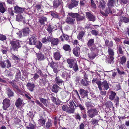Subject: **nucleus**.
<instances>
[{
    "instance_id": "1",
    "label": "nucleus",
    "mask_w": 129,
    "mask_h": 129,
    "mask_svg": "<svg viewBox=\"0 0 129 129\" xmlns=\"http://www.w3.org/2000/svg\"><path fill=\"white\" fill-rule=\"evenodd\" d=\"M50 66L53 68L54 72L57 73L58 71L63 69L61 63H54L52 62L50 64Z\"/></svg>"
},
{
    "instance_id": "2",
    "label": "nucleus",
    "mask_w": 129,
    "mask_h": 129,
    "mask_svg": "<svg viewBox=\"0 0 129 129\" xmlns=\"http://www.w3.org/2000/svg\"><path fill=\"white\" fill-rule=\"evenodd\" d=\"M99 49L98 48H91L90 49L91 52L89 54V58L91 59H94L96 56V54L99 51Z\"/></svg>"
},
{
    "instance_id": "3",
    "label": "nucleus",
    "mask_w": 129,
    "mask_h": 129,
    "mask_svg": "<svg viewBox=\"0 0 129 129\" xmlns=\"http://www.w3.org/2000/svg\"><path fill=\"white\" fill-rule=\"evenodd\" d=\"M20 43L18 40L12 41L10 42L11 47L14 50H15L20 47Z\"/></svg>"
},
{
    "instance_id": "4",
    "label": "nucleus",
    "mask_w": 129,
    "mask_h": 129,
    "mask_svg": "<svg viewBox=\"0 0 129 129\" xmlns=\"http://www.w3.org/2000/svg\"><path fill=\"white\" fill-rule=\"evenodd\" d=\"M98 113L96 110L95 108L89 109L87 111L88 115L91 118H93Z\"/></svg>"
},
{
    "instance_id": "5",
    "label": "nucleus",
    "mask_w": 129,
    "mask_h": 129,
    "mask_svg": "<svg viewBox=\"0 0 129 129\" xmlns=\"http://www.w3.org/2000/svg\"><path fill=\"white\" fill-rule=\"evenodd\" d=\"M10 100L7 99H5L3 100V108L4 110H6L10 105Z\"/></svg>"
},
{
    "instance_id": "6",
    "label": "nucleus",
    "mask_w": 129,
    "mask_h": 129,
    "mask_svg": "<svg viewBox=\"0 0 129 129\" xmlns=\"http://www.w3.org/2000/svg\"><path fill=\"white\" fill-rule=\"evenodd\" d=\"M73 101V100H70L69 101V109L70 110H69L67 111V112L69 113H73L74 111V105H75Z\"/></svg>"
},
{
    "instance_id": "7",
    "label": "nucleus",
    "mask_w": 129,
    "mask_h": 129,
    "mask_svg": "<svg viewBox=\"0 0 129 129\" xmlns=\"http://www.w3.org/2000/svg\"><path fill=\"white\" fill-rule=\"evenodd\" d=\"M67 62L70 68L73 67V65L77 63V61L76 59L74 58H69L67 60Z\"/></svg>"
},
{
    "instance_id": "8",
    "label": "nucleus",
    "mask_w": 129,
    "mask_h": 129,
    "mask_svg": "<svg viewBox=\"0 0 129 129\" xmlns=\"http://www.w3.org/2000/svg\"><path fill=\"white\" fill-rule=\"evenodd\" d=\"M86 16L89 20L94 21L95 20V17L89 12L86 13Z\"/></svg>"
},
{
    "instance_id": "9",
    "label": "nucleus",
    "mask_w": 129,
    "mask_h": 129,
    "mask_svg": "<svg viewBox=\"0 0 129 129\" xmlns=\"http://www.w3.org/2000/svg\"><path fill=\"white\" fill-rule=\"evenodd\" d=\"M55 52L54 55V58L56 60H59L60 59L61 56L59 51L55 49Z\"/></svg>"
},
{
    "instance_id": "10",
    "label": "nucleus",
    "mask_w": 129,
    "mask_h": 129,
    "mask_svg": "<svg viewBox=\"0 0 129 129\" xmlns=\"http://www.w3.org/2000/svg\"><path fill=\"white\" fill-rule=\"evenodd\" d=\"M15 12L16 13H23L25 10V8H22L18 6L14 7Z\"/></svg>"
},
{
    "instance_id": "11",
    "label": "nucleus",
    "mask_w": 129,
    "mask_h": 129,
    "mask_svg": "<svg viewBox=\"0 0 129 129\" xmlns=\"http://www.w3.org/2000/svg\"><path fill=\"white\" fill-rule=\"evenodd\" d=\"M100 11L101 14L105 16H107L108 15L109 13H112V11L110 8V7H108V8H107L105 10V13L104 12H102L101 10H100Z\"/></svg>"
},
{
    "instance_id": "12",
    "label": "nucleus",
    "mask_w": 129,
    "mask_h": 129,
    "mask_svg": "<svg viewBox=\"0 0 129 129\" xmlns=\"http://www.w3.org/2000/svg\"><path fill=\"white\" fill-rule=\"evenodd\" d=\"M80 48L79 46L74 47L73 50V54L76 56H78L79 54Z\"/></svg>"
},
{
    "instance_id": "13",
    "label": "nucleus",
    "mask_w": 129,
    "mask_h": 129,
    "mask_svg": "<svg viewBox=\"0 0 129 129\" xmlns=\"http://www.w3.org/2000/svg\"><path fill=\"white\" fill-rule=\"evenodd\" d=\"M53 2V7L57 8L60 5L61 1V0H54Z\"/></svg>"
},
{
    "instance_id": "14",
    "label": "nucleus",
    "mask_w": 129,
    "mask_h": 129,
    "mask_svg": "<svg viewBox=\"0 0 129 129\" xmlns=\"http://www.w3.org/2000/svg\"><path fill=\"white\" fill-rule=\"evenodd\" d=\"M94 44V40L93 39H90L88 41L87 43L88 46L91 49L92 48H96L95 46H92Z\"/></svg>"
},
{
    "instance_id": "15",
    "label": "nucleus",
    "mask_w": 129,
    "mask_h": 129,
    "mask_svg": "<svg viewBox=\"0 0 129 129\" xmlns=\"http://www.w3.org/2000/svg\"><path fill=\"white\" fill-rule=\"evenodd\" d=\"M92 82L93 83H96L98 86V88L99 89L101 90V86L102 85L100 81L98 80L97 79H93L92 81Z\"/></svg>"
},
{
    "instance_id": "16",
    "label": "nucleus",
    "mask_w": 129,
    "mask_h": 129,
    "mask_svg": "<svg viewBox=\"0 0 129 129\" xmlns=\"http://www.w3.org/2000/svg\"><path fill=\"white\" fill-rule=\"evenodd\" d=\"M26 86L30 91L31 92L33 91L35 87V86L34 84L28 83L27 84Z\"/></svg>"
},
{
    "instance_id": "17",
    "label": "nucleus",
    "mask_w": 129,
    "mask_h": 129,
    "mask_svg": "<svg viewBox=\"0 0 129 129\" xmlns=\"http://www.w3.org/2000/svg\"><path fill=\"white\" fill-rule=\"evenodd\" d=\"M60 38L62 41H63L64 40H65L68 42L70 41L69 39V37L68 35L64 34L61 36Z\"/></svg>"
},
{
    "instance_id": "18",
    "label": "nucleus",
    "mask_w": 129,
    "mask_h": 129,
    "mask_svg": "<svg viewBox=\"0 0 129 129\" xmlns=\"http://www.w3.org/2000/svg\"><path fill=\"white\" fill-rule=\"evenodd\" d=\"M36 40L35 37L32 36L29 39V44L30 45H36Z\"/></svg>"
},
{
    "instance_id": "19",
    "label": "nucleus",
    "mask_w": 129,
    "mask_h": 129,
    "mask_svg": "<svg viewBox=\"0 0 129 129\" xmlns=\"http://www.w3.org/2000/svg\"><path fill=\"white\" fill-rule=\"evenodd\" d=\"M106 6V3L104 1H103V2H100L99 3L98 7L99 8L103 10L105 8Z\"/></svg>"
},
{
    "instance_id": "20",
    "label": "nucleus",
    "mask_w": 129,
    "mask_h": 129,
    "mask_svg": "<svg viewBox=\"0 0 129 129\" xmlns=\"http://www.w3.org/2000/svg\"><path fill=\"white\" fill-rule=\"evenodd\" d=\"M47 18L45 17L42 16L41 17L39 20V22L42 25H44V22H46Z\"/></svg>"
},
{
    "instance_id": "21",
    "label": "nucleus",
    "mask_w": 129,
    "mask_h": 129,
    "mask_svg": "<svg viewBox=\"0 0 129 129\" xmlns=\"http://www.w3.org/2000/svg\"><path fill=\"white\" fill-rule=\"evenodd\" d=\"M52 39V38L50 36L43 38L42 39V41L43 43H46L48 42H50Z\"/></svg>"
},
{
    "instance_id": "22",
    "label": "nucleus",
    "mask_w": 129,
    "mask_h": 129,
    "mask_svg": "<svg viewBox=\"0 0 129 129\" xmlns=\"http://www.w3.org/2000/svg\"><path fill=\"white\" fill-rule=\"evenodd\" d=\"M59 40L57 38H52L51 41V44L53 45H57L58 44Z\"/></svg>"
},
{
    "instance_id": "23",
    "label": "nucleus",
    "mask_w": 129,
    "mask_h": 129,
    "mask_svg": "<svg viewBox=\"0 0 129 129\" xmlns=\"http://www.w3.org/2000/svg\"><path fill=\"white\" fill-rule=\"evenodd\" d=\"M75 19L70 17H68L66 19V22L69 24H73L74 23Z\"/></svg>"
},
{
    "instance_id": "24",
    "label": "nucleus",
    "mask_w": 129,
    "mask_h": 129,
    "mask_svg": "<svg viewBox=\"0 0 129 129\" xmlns=\"http://www.w3.org/2000/svg\"><path fill=\"white\" fill-rule=\"evenodd\" d=\"M22 99L19 98L16 102L15 105L17 107H19L21 105L23 102Z\"/></svg>"
},
{
    "instance_id": "25",
    "label": "nucleus",
    "mask_w": 129,
    "mask_h": 129,
    "mask_svg": "<svg viewBox=\"0 0 129 129\" xmlns=\"http://www.w3.org/2000/svg\"><path fill=\"white\" fill-rule=\"evenodd\" d=\"M25 18L21 15L19 14L16 16V20L17 21L20 22L24 21Z\"/></svg>"
},
{
    "instance_id": "26",
    "label": "nucleus",
    "mask_w": 129,
    "mask_h": 129,
    "mask_svg": "<svg viewBox=\"0 0 129 129\" xmlns=\"http://www.w3.org/2000/svg\"><path fill=\"white\" fill-rule=\"evenodd\" d=\"M120 21L122 22L128 23L129 22V19L126 17L121 16L120 17Z\"/></svg>"
},
{
    "instance_id": "27",
    "label": "nucleus",
    "mask_w": 129,
    "mask_h": 129,
    "mask_svg": "<svg viewBox=\"0 0 129 129\" xmlns=\"http://www.w3.org/2000/svg\"><path fill=\"white\" fill-rule=\"evenodd\" d=\"M37 56L38 60L39 61L43 60L45 59L44 55L41 53H38Z\"/></svg>"
},
{
    "instance_id": "28",
    "label": "nucleus",
    "mask_w": 129,
    "mask_h": 129,
    "mask_svg": "<svg viewBox=\"0 0 129 129\" xmlns=\"http://www.w3.org/2000/svg\"><path fill=\"white\" fill-rule=\"evenodd\" d=\"M126 61V58L124 56H122L121 58L119 61V63L120 64L123 65L125 63Z\"/></svg>"
},
{
    "instance_id": "29",
    "label": "nucleus",
    "mask_w": 129,
    "mask_h": 129,
    "mask_svg": "<svg viewBox=\"0 0 129 129\" xmlns=\"http://www.w3.org/2000/svg\"><path fill=\"white\" fill-rule=\"evenodd\" d=\"M102 85L101 87L103 86L104 87V89L105 90H107L109 88V86L108 83L106 81H104L102 83H101Z\"/></svg>"
},
{
    "instance_id": "30",
    "label": "nucleus",
    "mask_w": 129,
    "mask_h": 129,
    "mask_svg": "<svg viewBox=\"0 0 129 129\" xmlns=\"http://www.w3.org/2000/svg\"><path fill=\"white\" fill-rule=\"evenodd\" d=\"M59 88V87L57 85H54L52 87V91L55 93H56L58 92Z\"/></svg>"
},
{
    "instance_id": "31",
    "label": "nucleus",
    "mask_w": 129,
    "mask_h": 129,
    "mask_svg": "<svg viewBox=\"0 0 129 129\" xmlns=\"http://www.w3.org/2000/svg\"><path fill=\"white\" fill-rule=\"evenodd\" d=\"M115 2L114 0H109L108 1L107 6L108 7L114 6Z\"/></svg>"
},
{
    "instance_id": "32",
    "label": "nucleus",
    "mask_w": 129,
    "mask_h": 129,
    "mask_svg": "<svg viewBox=\"0 0 129 129\" xmlns=\"http://www.w3.org/2000/svg\"><path fill=\"white\" fill-rule=\"evenodd\" d=\"M110 92L111 94L109 96V99L110 100H113L114 98L116 93L112 91H110Z\"/></svg>"
},
{
    "instance_id": "33",
    "label": "nucleus",
    "mask_w": 129,
    "mask_h": 129,
    "mask_svg": "<svg viewBox=\"0 0 129 129\" xmlns=\"http://www.w3.org/2000/svg\"><path fill=\"white\" fill-rule=\"evenodd\" d=\"M55 81L58 84H62L63 81L59 77H57L55 79Z\"/></svg>"
},
{
    "instance_id": "34",
    "label": "nucleus",
    "mask_w": 129,
    "mask_h": 129,
    "mask_svg": "<svg viewBox=\"0 0 129 129\" xmlns=\"http://www.w3.org/2000/svg\"><path fill=\"white\" fill-rule=\"evenodd\" d=\"M29 28H27L23 30V33L24 35L27 36L29 35Z\"/></svg>"
},
{
    "instance_id": "35",
    "label": "nucleus",
    "mask_w": 129,
    "mask_h": 129,
    "mask_svg": "<svg viewBox=\"0 0 129 129\" xmlns=\"http://www.w3.org/2000/svg\"><path fill=\"white\" fill-rule=\"evenodd\" d=\"M60 94L62 97L64 98L66 97L69 95V92L66 91H62L61 92Z\"/></svg>"
},
{
    "instance_id": "36",
    "label": "nucleus",
    "mask_w": 129,
    "mask_h": 129,
    "mask_svg": "<svg viewBox=\"0 0 129 129\" xmlns=\"http://www.w3.org/2000/svg\"><path fill=\"white\" fill-rule=\"evenodd\" d=\"M45 121L42 119H39L38 121V123L40 126L45 124Z\"/></svg>"
},
{
    "instance_id": "37",
    "label": "nucleus",
    "mask_w": 129,
    "mask_h": 129,
    "mask_svg": "<svg viewBox=\"0 0 129 129\" xmlns=\"http://www.w3.org/2000/svg\"><path fill=\"white\" fill-rule=\"evenodd\" d=\"M68 71H66L62 72L61 74V76L63 78H64L65 77H68L69 76V74L67 72Z\"/></svg>"
},
{
    "instance_id": "38",
    "label": "nucleus",
    "mask_w": 129,
    "mask_h": 129,
    "mask_svg": "<svg viewBox=\"0 0 129 129\" xmlns=\"http://www.w3.org/2000/svg\"><path fill=\"white\" fill-rule=\"evenodd\" d=\"M84 32L83 31L80 32L77 36V38L79 40L81 39L84 34Z\"/></svg>"
},
{
    "instance_id": "39",
    "label": "nucleus",
    "mask_w": 129,
    "mask_h": 129,
    "mask_svg": "<svg viewBox=\"0 0 129 129\" xmlns=\"http://www.w3.org/2000/svg\"><path fill=\"white\" fill-rule=\"evenodd\" d=\"M114 59V58L113 56L109 55L108 56V60L107 61V62L109 63H111Z\"/></svg>"
},
{
    "instance_id": "40",
    "label": "nucleus",
    "mask_w": 129,
    "mask_h": 129,
    "mask_svg": "<svg viewBox=\"0 0 129 129\" xmlns=\"http://www.w3.org/2000/svg\"><path fill=\"white\" fill-rule=\"evenodd\" d=\"M85 105L86 107L87 108V109L90 108H92L93 107L91 103L90 102H86L85 103Z\"/></svg>"
},
{
    "instance_id": "41",
    "label": "nucleus",
    "mask_w": 129,
    "mask_h": 129,
    "mask_svg": "<svg viewBox=\"0 0 129 129\" xmlns=\"http://www.w3.org/2000/svg\"><path fill=\"white\" fill-rule=\"evenodd\" d=\"M5 9L4 7L3 6L2 3H0V12L2 13H3L5 11Z\"/></svg>"
},
{
    "instance_id": "42",
    "label": "nucleus",
    "mask_w": 129,
    "mask_h": 129,
    "mask_svg": "<svg viewBox=\"0 0 129 129\" xmlns=\"http://www.w3.org/2000/svg\"><path fill=\"white\" fill-rule=\"evenodd\" d=\"M76 18L77 20L78 21L82 20L84 19V17L83 16H81L78 14H77Z\"/></svg>"
},
{
    "instance_id": "43",
    "label": "nucleus",
    "mask_w": 129,
    "mask_h": 129,
    "mask_svg": "<svg viewBox=\"0 0 129 129\" xmlns=\"http://www.w3.org/2000/svg\"><path fill=\"white\" fill-rule=\"evenodd\" d=\"M71 68H73V70L75 71L76 72L79 69L77 63L74 64L73 65V67Z\"/></svg>"
},
{
    "instance_id": "44",
    "label": "nucleus",
    "mask_w": 129,
    "mask_h": 129,
    "mask_svg": "<svg viewBox=\"0 0 129 129\" xmlns=\"http://www.w3.org/2000/svg\"><path fill=\"white\" fill-rule=\"evenodd\" d=\"M36 47L38 48L39 49H41L42 47V44L41 42L40 41L37 42V44H36Z\"/></svg>"
},
{
    "instance_id": "45",
    "label": "nucleus",
    "mask_w": 129,
    "mask_h": 129,
    "mask_svg": "<svg viewBox=\"0 0 129 129\" xmlns=\"http://www.w3.org/2000/svg\"><path fill=\"white\" fill-rule=\"evenodd\" d=\"M40 101L44 105L46 106L47 105V101L45 99L43 98H41L40 99Z\"/></svg>"
},
{
    "instance_id": "46",
    "label": "nucleus",
    "mask_w": 129,
    "mask_h": 129,
    "mask_svg": "<svg viewBox=\"0 0 129 129\" xmlns=\"http://www.w3.org/2000/svg\"><path fill=\"white\" fill-rule=\"evenodd\" d=\"M8 94V96H12L13 95V92L9 89H8L7 90Z\"/></svg>"
},
{
    "instance_id": "47",
    "label": "nucleus",
    "mask_w": 129,
    "mask_h": 129,
    "mask_svg": "<svg viewBox=\"0 0 129 129\" xmlns=\"http://www.w3.org/2000/svg\"><path fill=\"white\" fill-rule=\"evenodd\" d=\"M108 51L109 54V55H110L113 56L114 54V52L113 50L110 48H109L108 49Z\"/></svg>"
},
{
    "instance_id": "48",
    "label": "nucleus",
    "mask_w": 129,
    "mask_h": 129,
    "mask_svg": "<svg viewBox=\"0 0 129 129\" xmlns=\"http://www.w3.org/2000/svg\"><path fill=\"white\" fill-rule=\"evenodd\" d=\"M77 13H73L72 12L69 13H68V15L74 18L76 17V16H77Z\"/></svg>"
},
{
    "instance_id": "49",
    "label": "nucleus",
    "mask_w": 129,
    "mask_h": 129,
    "mask_svg": "<svg viewBox=\"0 0 129 129\" xmlns=\"http://www.w3.org/2000/svg\"><path fill=\"white\" fill-rule=\"evenodd\" d=\"M81 82L82 84L84 86H86L88 85L89 84V83H90V82L86 80H85L84 81L83 80H82Z\"/></svg>"
},
{
    "instance_id": "50",
    "label": "nucleus",
    "mask_w": 129,
    "mask_h": 129,
    "mask_svg": "<svg viewBox=\"0 0 129 129\" xmlns=\"http://www.w3.org/2000/svg\"><path fill=\"white\" fill-rule=\"evenodd\" d=\"M63 48L64 50L67 51L70 49V46L68 45L65 44L63 46Z\"/></svg>"
},
{
    "instance_id": "51",
    "label": "nucleus",
    "mask_w": 129,
    "mask_h": 129,
    "mask_svg": "<svg viewBox=\"0 0 129 129\" xmlns=\"http://www.w3.org/2000/svg\"><path fill=\"white\" fill-rule=\"evenodd\" d=\"M33 76V78L31 79V80L34 79V80H35L39 77V76L37 73L34 74Z\"/></svg>"
},
{
    "instance_id": "52",
    "label": "nucleus",
    "mask_w": 129,
    "mask_h": 129,
    "mask_svg": "<svg viewBox=\"0 0 129 129\" xmlns=\"http://www.w3.org/2000/svg\"><path fill=\"white\" fill-rule=\"evenodd\" d=\"M62 109L63 111H66L67 112V111L68 110H70L69 108H68L67 106L65 105H63L62 106Z\"/></svg>"
},
{
    "instance_id": "53",
    "label": "nucleus",
    "mask_w": 129,
    "mask_h": 129,
    "mask_svg": "<svg viewBox=\"0 0 129 129\" xmlns=\"http://www.w3.org/2000/svg\"><path fill=\"white\" fill-rule=\"evenodd\" d=\"M6 36L3 35H0V40L3 41L6 40Z\"/></svg>"
},
{
    "instance_id": "54",
    "label": "nucleus",
    "mask_w": 129,
    "mask_h": 129,
    "mask_svg": "<svg viewBox=\"0 0 129 129\" xmlns=\"http://www.w3.org/2000/svg\"><path fill=\"white\" fill-rule=\"evenodd\" d=\"M73 44L74 46V47L79 46L78 41L77 40H75L73 42Z\"/></svg>"
},
{
    "instance_id": "55",
    "label": "nucleus",
    "mask_w": 129,
    "mask_h": 129,
    "mask_svg": "<svg viewBox=\"0 0 129 129\" xmlns=\"http://www.w3.org/2000/svg\"><path fill=\"white\" fill-rule=\"evenodd\" d=\"M118 52L121 54H123V52L122 51V48L120 46H119V47H118Z\"/></svg>"
},
{
    "instance_id": "56",
    "label": "nucleus",
    "mask_w": 129,
    "mask_h": 129,
    "mask_svg": "<svg viewBox=\"0 0 129 129\" xmlns=\"http://www.w3.org/2000/svg\"><path fill=\"white\" fill-rule=\"evenodd\" d=\"M91 6L92 7L94 8H96V5L94 3V1L93 0H91Z\"/></svg>"
},
{
    "instance_id": "57",
    "label": "nucleus",
    "mask_w": 129,
    "mask_h": 129,
    "mask_svg": "<svg viewBox=\"0 0 129 129\" xmlns=\"http://www.w3.org/2000/svg\"><path fill=\"white\" fill-rule=\"evenodd\" d=\"M0 65L1 67L3 68H5L6 67L5 63L3 62L0 61Z\"/></svg>"
},
{
    "instance_id": "58",
    "label": "nucleus",
    "mask_w": 129,
    "mask_h": 129,
    "mask_svg": "<svg viewBox=\"0 0 129 129\" xmlns=\"http://www.w3.org/2000/svg\"><path fill=\"white\" fill-rule=\"evenodd\" d=\"M51 15L53 16L54 17L57 18H59V16L57 14H55L54 12H51Z\"/></svg>"
},
{
    "instance_id": "59",
    "label": "nucleus",
    "mask_w": 129,
    "mask_h": 129,
    "mask_svg": "<svg viewBox=\"0 0 129 129\" xmlns=\"http://www.w3.org/2000/svg\"><path fill=\"white\" fill-rule=\"evenodd\" d=\"M19 38H21L22 36V32L21 31L18 30L16 33Z\"/></svg>"
},
{
    "instance_id": "60",
    "label": "nucleus",
    "mask_w": 129,
    "mask_h": 129,
    "mask_svg": "<svg viewBox=\"0 0 129 129\" xmlns=\"http://www.w3.org/2000/svg\"><path fill=\"white\" fill-rule=\"evenodd\" d=\"M116 70L117 71L118 73L120 74H123L124 73V72L123 71H121L119 70V68H117Z\"/></svg>"
},
{
    "instance_id": "61",
    "label": "nucleus",
    "mask_w": 129,
    "mask_h": 129,
    "mask_svg": "<svg viewBox=\"0 0 129 129\" xmlns=\"http://www.w3.org/2000/svg\"><path fill=\"white\" fill-rule=\"evenodd\" d=\"M5 62L7 63V67H10L11 66V64L10 62L8 60H6L5 61Z\"/></svg>"
},
{
    "instance_id": "62",
    "label": "nucleus",
    "mask_w": 129,
    "mask_h": 129,
    "mask_svg": "<svg viewBox=\"0 0 129 129\" xmlns=\"http://www.w3.org/2000/svg\"><path fill=\"white\" fill-rule=\"evenodd\" d=\"M113 45V43L112 41H110L107 46L108 47V49L110 47H112Z\"/></svg>"
},
{
    "instance_id": "63",
    "label": "nucleus",
    "mask_w": 129,
    "mask_h": 129,
    "mask_svg": "<svg viewBox=\"0 0 129 129\" xmlns=\"http://www.w3.org/2000/svg\"><path fill=\"white\" fill-rule=\"evenodd\" d=\"M129 1L128 0H120V2L121 4H127Z\"/></svg>"
},
{
    "instance_id": "64",
    "label": "nucleus",
    "mask_w": 129,
    "mask_h": 129,
    "mask_svg": "<svg viewBox=\"0 0 129 129\" xmlns=\"http://www.w3.org/2000/svg\"><path fill=\"white\" fill-rule=\"evenodd\" d=\"M72 2L74 5V7L76 6L78 4V2L77 1L74 0L72 1Z\"/></svg>"
}]
</instances>
